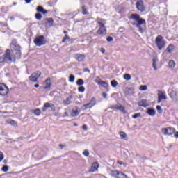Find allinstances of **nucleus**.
<instances>
[{
    "instance_id": "obj_44",
    "label": "nucleus",
    "mask_w": 178,
    "mask_h": 178,
    "mask_svg": "<svg viewBox=\"0 0 178 178\" xmlns=\"http://www.w3.org/2000/svg\"><path fill=\"white\" fill-rule=\"evenodd\" d=\"M83 155H84V156H90V152H88V150H85L83 152Z\"/></svg>"
},
{
    "instance_id": "obj_55",
    "label": "nucleus",
    "mask_w": 178,
    "mask_h": 178,
    "mask_svg": "<svg viewBox=\"0 0 178 178\" xmlns=\"http://www.w3.org/2000/svg\"><path fill=\"white\" fill-rule=\"evenodd\" d=\"M106 93H103L102 94V97H104V98H106Z\"/></svg>"
},
{
    "instance_id": "obj_17",
    "label": "nucleus",
    "mask_w": 178,
    "mask_h": 178,
    "mask_svg": "<svg viewBox=\"0 0 178 178\" xmlns=\"http://www.w3.org/2000/svg\"><path fill=\"white\" fill-rule=\"evenodd\" d=\"M98 168H99V163L95 162L92 164V166L90 169V172L94 173V172H97L98 170Z\"/></svg>"
},
{
    "instance_id": "obj_62",
    "label": "nucleus",
    "mask_w": 178,
    "mask_h": 178,
    "mask_svg": "<svg viewBox=\"0 0 178 178\" xmlns=\"http://www.w3.org/2000/svg\"><path fill=\"white\" fill-rule=\"evenodd\" d=\"M74 126H77V124H74Z\"/></svg>"
},
{
    "instance_id": "obj_19",
    "label": "nucleus",
    "mask_w": 178,
    "mask_h": 178,
    "mask_svg": "<svg viewBox=\"0 0 178 178\" xmlns=\"http://www.w3.org/2000/svg\"><path fill=\"white\" fill-rule=\"evenodd\" d=\"M75 59H76L78 62H84V60H86V56L81 54H76L75 56Z\"/></svg>"
},
{
    "instance_id": "obj_16",
    "label": "nucleus",
    "mask_w": 178,
    "mask_h": 178,
    "mask_svg": "<svg viewBox=\"0 0 178 178\" xmlns=\"http://www.w3.org/2000/svg\"><path fill=\"white\" fill-rule=\"evenodd\" d=\"M138 105L143 108H147V106H149V102L146 99H142L138 102Z\"/></svg>"
},
{
    "instance_id": "obj_57",
    "label": "nucleus",
    "mask_w": 178,
    "mask_h": 178,
    "mask_svg": "<svg viewBox=\"0 0 178 178\" xmlns=\"http://www.w3.org/2000/svg\"><path fill=\"white\" fill-rule=\"evenodd\" d=\"M34 87H35V88H38V87H40L39 84H35Z\"/></svg>"
},
{
    "instance_id": "obj_42",
    "label": "nucleus",
    "mask_w": 178,
    "mask_h": 178,
    "mask_svg": "<svg viewBox=\"0 0 178 178\" xmlns=\"http://www.w3.org/2000/svg\"><path fill=\"white\" fill-rule=\"evenodd\" d=\"M35 17H36L37 20H41V19L42 18V15L40 13H37L35 15Z\"/></svg>"
},
{
    "instance_id": "obj_37",
    "label": "nucleus",
    "mask_w": 178,
    "mask_h": 178,
    "mask_svg": "<svg viewBox=\"0 0 178 178\" xmlns=\"http://www.w3.org/2000/svg\"><path fill=\"white\" fill-rule=\"evenodd\" d=\"M74 79H75L74 75L71 74V75L70 76V77H69V81H70V83H73V82L74 81Z\"/></svg>"
},
{
    "instance_id": "obj_38",
    "label": "nucleus",
    "mask_w": 178,
    "mask_h": 178,
    "mask_svg": "<svg viewBox=\"0 0 178 178\" xmlns=\"http://www.w3.org/2000/svg\"><path fill=\"white\" fill-rule=\"evenodd\" d=\"M78 91L79 92H84L86 91V88L84 86H80Z\"/></svg>"
},
{
    "instance_id": "obj_1",
    "label": "nucleus",
    "mask_w": 178,
    "mask_h": 178,
    "mask_svg": "<svg viewBox=\"0 0 178 178\" xmlns=\"http://www.w3.org/2000/svg\"><path fill=\"white\" fill-rule=\"evenodd\" d=\"M130 19H132V20L137 22L134 23L133 26H136L140 33H144V29H143L141 26H143V24H145V19L140 18V15L138 14L131 15Z\"/></svg>"
},
{
    "instance_id": "obj_12",
    "label": "nucleus",
    "mask_w": 178,
    "mask_h": 178,
    "mask_svg": "<svg viewBox=\"0 0 178 178\" xmlns=\"http://www.w3.org/2000/svg\"><path fill=\"white\" fill-rule=\"evenodd\" d=\"M111 175L115 178H127L126 174L119 171H111Z\"/></svg>"
},
{
    "instance_id": "obj_34",
    "label": "nucleus",
    "mask_w": 178,
    "mask_h": 178,
    "mask_svg": "<svg viewBox=\"0 0 178 178\" xmlns=\"http://www.w3.org/2000/svg\"><path fill=\"white\" fill-rule=\"evenodd\" d=\"M34 115H35L36 116H40V115H41V110L37 108L33 112Z\"/></svg>"
},
{
    "instance_id": "obj_6",
    "label": "nucleus",
    "mask_w": 178,
    "mask_h": 178,
    "mask_svg": "<svg viewBox=\"0 0 178 178\" xmlns=\"http://www.w3.org/2000/svg\"><path fill=\"white\" fill-rule=\"evenodd\" d=\"M168 95L173 102H178L177 92L173 89L168 90Z\"/></svg>"
},
{
    "instance_id": "obj_24",
    "label": "nucleus",
    "mask_w": 178,
    "mask_h": 178,
    "mask_svg": "<svg viewBox=\"0 0 178 178\" xmlns=\"http://www.w3.org/2000/svg\"><path fill=\"white\" fill-rule=\"evenodd\" d=\"M79 108H74L71 113V116H72V118L79 116Z\"/></svg>"
},
{
    "instance_id": "obj_33",
    "label": "nucleus",
    "mask_w": 178,
    "mask_h": 178,
    "mask_svg": "<svg viewBox=\"0 0 178 178\" xmlns=\"http://www.w3.org/2000/svg\"><path fill=\"white\" fill-rule=\"evenodd\" d=\"M50 107H51V104L45 103L44 106V107L42 108L43 112H45V111H47V109H48V108H50Z\"/></svg>"
},
{
    "instance_id": "obj_18",
    "label": "nucleus",
    "mask_w": 178,
    "mask_h": 178,
    "mask_svg": "<svg viewBox=\"0 0 178 178\" xmlns=\"http://www.w3.org/2000/svg\"><path fill=\"white\" fill-rule=\"evenodd\" d=\"M10 48H12V49H13L14 51H17L16 54H17L18 55H21L20 53V46L19 45H15V44H12L10 45Z\"/></svg>"
},
{
    "instance_id": "obj_59",
    "label": "nucleus",
    "mask_w": 178,
    "mask_h": 178,
    "mask_svg": "<svg viewBox=\"0 0 178 178\" xmlns=\"http://www.w3.org/2000/svg\"><path fill=\"white\" fill-rule=\"evenodd\" d=\"M63 33H64V34H67V31H64Z\"/></svg>"
},
{
    "instance_id": "obj_30",
    "label": "nucleus",
    "mask_w": 178,
    "mask_h": 178,
    "mask_svg": "<svg viewBox=\"0 0 178 178\" xmlns=\"http://www.w3.org/2000/svg\"><path fill=\"white\" fill-rule=\"evenodd\" d=\"M124 80H126L127 81H130V80H131V75L129 74H125L123 76Z\"/></svg>"
},
{
    "instance_id": "obj_39",
    "label": "nucleus",
    "mask_w": 178,
    "mask_h": 178,
    "mask_svg": "<svg viewBox=\"0 0 178 178\" xmlns=\"http://www.w3.org/2000/svg\"><path fill=\"white\" fill-rule=\"evenodd\" d=\"M67 40H70L69 35H65V37L63 38L62 42L65 43Z\"/></svg>"
},
{
    "instance_id": "obj_49",
    "label": "nucleus",
    "mask_w": 178,
    "mask_h": 178,
    "mask_svg": "<svg viewBox=\"0 0 178 178\" xmlns=\"http://www.w3.org/2000/svg\"><path fill=\"white\" fill-rule=\"evenodd\" d=\"M50 108H51V111H55V105H54L53 104H51Z\"/></svg>"
},
{
    "instance_id": "obj_27",
    "label": "nucleus",
    "mask_w": 178,
    "mask_h": 178,
    "mask_svg": "<svg viewBox=\"0 0 178 178\" xmlns=\"http://www.w3.org/2000/svg\"><path fill=\"white\" fill-rule=\"evenodd\" d=\"M175 66H176V63L173 60H170L168 63V67L170 69H175Z\"/></svg>"
},
{
    "instance_id": "obj_2",
    "label": "nucleus",
    "mask_w": 178,
    "mask_h": 178,
    "mask_svg": "<svg viewBox=\"0 0 178 178\" xmlns=\"http://www.w3.org/2000/svg\"><path fill=\"white\" fill-rule=\"evenodd\" d=\"M97 23L99 24V29L97 31V34L100 35H106V28L105 27V24H106V21L104 19L97 18L96 19Z\"/></svg>"
},
{
    "instance_id": "obj_31",
    "label": "nucleus",
    "mask_w": 178,
    "mask_h": 178,
    "mask_svg": "<svg viewBox=\"0 0 178 178\" xmlns=\"http://www.w3.org/2000/svg\"><path fill=\"white\" fill-rule=\"evenodd\" d=\"M72 103V96L68 97L64 102V105H70Z\"/></svg>"
},
{
    "instance_id": "obj_20",
    "label": "nucleus",
    "mask_w": 178,
    "mask_h": 178,
    "mask_svg": "<svg viewBox=\"0 0 178 178\" xmlns=\"http://www.w3.org/2000/svg\"><path fill=\"white\" fill-rule=\"evenodd\" d=\"M125 93L127 95H134V88H125Z\"/></svg>"
},
{
    "instance_id": "obj_5",
    "label": "nucleus",
    "mask_w": 178,
    "mask_h": 178,
    "mask_svg": "<svg viewBox=\"0 0 178 178\" xmlns=\"http://www.w3.org/2000/svg\"><path fill=\"white\" fill-rule=\"evenodd\" d=\"M175 131L176 129L173 127L163 128L161 129V133L164 134V136H172V134H175Z\"/></svg>"
},
{
    "instance_id": "obj_54",
    "label": "nucleus",
    "mask_w": 178,
    "mask_h": 178,
    "mask_svg": "<svg viewBox=\"0 0 178 178\" xmlns=\"http://www.w3.org/2000/svg\"><path fill=\"white\" fill-rule=\"evenodd\" d=\"M26 3H31V0H25Z\"/></svg>"
},
{
    "instance_id": "obj_61",
    "label": "nucleus",
    "mask_w": 178,
    "mask_h": 178,
    "mask_svg": "<svg viewBox=\"0 0 178 178\" xmlns=\"http://www.w3.org/2000/svg\"><path fill=\"white\" fill-rule=\"evenodd\" d=\"M13 5L15 6V5H17V3H13Z\"/></svg>"
},
{
    "instance_id": "obj_32",
    "label": "nucleus",
    "mask_w": 178,
    "mask_h": 178,
    "mask_svg": "<svg viewBox=\"0 0 178 178\" xmlns=\"http://www.w3.org/2000/svg\"><path fill=\"white\" fill-rule=\"evenodd\" d=\"M139 90L140 91H147V90H148V86H147V85H141L139 87Z\"/></svg>"
},
{
    "instance_id": "obj_58",
    "label": "nucleus",
    "mask_w": 178,
    "mask_h": 178,
    "mask_svg": "<svg viewBox=\"0 0 178 178\" xmlns=\"http://www.w3.org/2000/svg\"><path fill=\"white\" fill-rule=\"evenodd\" d=\"M124 157L126 159H127V158H129V156L125 155V156H124Z\"/></svg>"
},
{
    "instance_id": "obj_47",
    "label": "nucleus",
    "mask_w": 178,
    "mask_h": 178,
    "mask_svg": "<svg viewBox=\"0 0 178 178\" xmlns=\"http://www.w3.org/2000/svg\"><path fill=\"white\" fill-rule=\"evenodd\" d=\"M107 41L108 42H111V41H113V38H112L111 36H108L107 38H106Z\"/></svg>"
},
{
    "instance_id": "obj_40",
    "label": "nucleus",
    "mask_w": 178,
    "mask_h": 178,
    "mask_svg": "<svg viewBox=\"0 0 178 178\" xmlns=\"http://www.w3.org/2000/svg\"><path fill=\"white\" fill-rule=\"evenodd\" d=\"M141 117V113H136L134 115H132L133 119H138V118H140Z\"/></svg>"
},
{
    "instance_id": "obj_8",
    "label": "nucleus",
    "mask_w": 178,
    "mask_h": 178,
    "mask_svg": "<svg viewBox=\"0 0 178 178\" xmlns=\"http://www.w3.org/2000/svg\"><path fill=\"white\" fill-rule=\"evenodd\" d=\"M95 105H97V99L95 97H92L90 102L83 106V109H91Z\"/></svg>"
},
{
    "instance_id": "obj_51",
    "label": "nucleus",
    "mask_w": 178,
    "mask_h": 178,
    "mask_svg": "<svg viewBox=\"0 0 178 178\" xmlns=\"http://www.w3.org/2000/svg\"><path fill=\"white\" fill-rule=\"evenodd\" d=\"M174 136L175 138H178V132H175L174 133Z\"/></svg>"
},
{
    "instance_id": "obj_23",
    "label": "nucleus",
    "mask_w": 178,
    "mask_h": 178,
    "mask_svg": "<svg viewBox=\"0 0 178 178\" xmlns=\"http://www.w3.org/2000/svg\"><path fill=\"white\" fill-rule=\"evenodd\" d=\"M173 51H175V45L173 44H170L166 48V52H168V54H172Z\"/></svg>"
},
{
    "instance_id": "obj_48",
    "label": "nucleus",
    "mask_w": 178,
    "mask_h": 178,
    "mask_svg": "<svg viewBox=\"0 0 178 178\" xmlns=\"http://www.w3.org/2000/svg\"><path fill=\"white\" fill-rule=\"evenodd\" d=\"M47 22L50 24H52L54 23V19L52 18H49V19H47Z\"/></svg>"
},
{
    "instance_id": "obj_35",
    "label": "nucleus",
    "mask_w": 178,
    "mask_h": 178,
    "mask_svg": "<svg viewBox=\"0 0 178 178\" xmlns=\"http://www.w3.org/2000/svg\"><path fill=\"white\" fill-rule=\"evenodd\" d=\"M76 84L77 86H83V84H84V81L83 79H78Z\"/></svg>"
},
{
    "instance_id": "obj_14",
    "label": "nucleus",
    "mask_w": 178,
    "mask_h": 178,
    "mask_svg": "<svg viewBox=\"0 0 178 178\" xmlns=\"http://www.w3.org/2000/svg\"><path fill=\"white\" fill-rule=\"evenodd\" d=\"M43 88L45 91H49L51 90V78H47L44 82H43Z\"/></svg>"
},
{
    "instance_id": "obj_3",
    "label": "nucleus",
    "mask_w": 178,
    "mask_h": 178,
    "mask_svg": "<svg viewBox=\"0 0 178 178\" xmlns=\"http://www.w3.org/2000/svg\"><path fill=\"white\" fill-rule=\"evenodd\" d=\"M16 58L12 55L10 50H6L4 55L0 57V63H5L6 62H15Z\"/></svg>"
},
{
    "instance_id": "obj_41",
    "label": "nucleus",
    "mask_w": 178,
    "mask_h": 178,
    "mask_svg": "<svg viewBox=\"0 0 178 178\" xmlns=\"http://www.w3.org/2000/svg\"><path fill=\"white\" fill-rule=\"evenodd\" d=\"M111 85L112 86V87H116L118 86V81L113 80L111 82Z\"/></svg>"
},
{
    "instance_id": "obj_60",
    "label": "nucleus",
    "mask_w": 178,
    "mask_h": 178,
    "mask_svg": "<svg viewBox=\"0 0 178 178\" xmlns=\"http://www.w3.org/2000/svg\"><path fill=\"white\" fill-rule=\"evenodd\" d=\"M86 72H90V70H86Z\"/></svg>"
},
{
    "instance_id": "obj_43",
    "label": "nucleus",
    "mask_w": 178,
    "mask_h": 178,
    "mask_svg": "<svg viewBox=\"0 0 178 178\" xmlns=\"http://www.w3.org/2000/svg\"><path fill=\"white\" fill-rule=\"evenodd\" d=\"M156 109H157L159 113H162V112L163 111L162 110V107L161 106H156Z\"/></svg>"
},
{
    "instance_id": "obj_29",
    "label": "nucleus",
    "mask_w": 178,
    "mask_h": 178,
    "mask_svg": "<svg viewBox=\"0 0 178 178\" xmlns=\"http://www.w3.org/2000/svg\"><path fill=\"white\" fill-rule=\"evenodd\" d=\"M6 124H10L11 126H17V123L15 122V120H8L7 121H6Z\"/></svg>"
},
{
    "instance_id": "obj_45",
    "label": "nucleus",
    "mask_w": 178,
    "mask_h": 178,
    "mask_svg": "<svg viewBox=\"0 0 178 178\" xmlns=\"http://www.w3.org/2000/svg\"><path fill=\"white\" fill-rule=\"evenodd\" d=\"M1 170H3V172H8V170H9V167H8V165H6L1 168Z\"/></svg>"
},
{
    "instance_id": "obj_56",
    "label": "nucleus",
    "mask_w": 178,
    "mask_h": 178,
    "mask_svg": "<svg viewBox=\"0 0 178 178\" xmlns=\"http://www.w3.org/2000/svg\"><path fill=\"white\" fill-rule=\"evenodd\" d=\"M118 163L119 165H124V163H122V161H118Z\"/></svg>"
},
{
    "instance_id": "obj_22",
    "label": "nucleus",
    "mask_w": 178,
    "mask_h": 178,
    "mask_svg": "<svg viewBox=\"0 0 178 178\" xmlns=\"http://www.w3.org/2000/svg\"><path fill=\"white\" fill-rule=\"evenodd\" d=\"M147 113H148L149 116H155L156 111L154 108H147Z\"/></svg>"
},
{
    "instance_id": "obj_4",
    "label": "nucleus",
    "mask_w": 178,
    "mask_h": 178,
    "mask_svg": "<svg viewBox=\"0 0 178 178\" xmlns=\"http://www.w3.org/2000/svg\"><path fill=\"white\" fill-rule=\"evenodd\" d=\"M155 44L159 51H162V49L166 47V41L162 35H158L155 38Z\"/></svg>"
},
{
    "instance_id": "obj_26",
    "label": "nucleus",
    "mask_w": 178,
    "mask_h": 178,
    "mask_svg": "<svg viewBox=\"0 0 178 178\" xmlns=\"http://www.w3.org/2000/svg\"><path fill=\"white\" fill-rule=\"evenodd\" d=\"M119 136L121 140H127V134L124 131L119 132Z\"/></svg>"
},
{
    "instance_id": "obj_13",
    "label": "nucleus",
    "mask_w": 178,
    "mask_h": 178,
    "mask_svg": "<svg viewBox=\"0 0 178 178\" xmlns=\"http://www.w3.org/2000/svg\"><path fill=\"white\" fill-rule=\"evenodd\" d=\"M111 109H116V111H120L122 113H126V108L122 104H115L111 106Z\"/></svg>"
},
{
    "instance_id": "obj_21",
    "label": "nucleus",
    "mask_w": 178,
    "mask_h": 178,
    "mask_svg": "<svg viewBox=\"0 0 178 178\" xmlns=\"http://www.w3.org/2000/svg\"><path fill=\"white\" fill-rule=\"evenodd\" d=\"M37 12L42 13L43 15H47V13H48V11H47V10H44V8H42V6H38Z\"/></svg>"
},
{
    "instance_id": "obj_36",
    "label": "nucleus",
    "mask_w": 178,
    "mask_h": 178,
    "mask_svg": "<svg viewBox=\"0 0 178 178\" xmlns=\"http://www.w3.org/2000/svg\"><path fill=\"white\" fill-rule=\"evenodd\" d=\"M82 13L83 15H88V12L87 11V8H86V6L82 7Z\"/></svg>"
},
{
    "instance_id": "obj_53",
    "label": "nucleus",
    "mask_w": 178,
    "mask_h": 178,
    "mask_svg": "<svg viewBox=\"0 0 178 178\" xmlns=\"http://www.w3.org/2000/svg\"><path fill=\"white\" fill-rule=\"evenodd\" d=\"M101 52H102V54H105V49L102 48L101 49Z\"/></svg>"
},
{
    "instance_id": "obj_28",
    "label": "nucleus",
    "mask_w": 178,
    "mask_h": 178,
    "mask_svg": "<svg viewBox=\"0 0 178 178\" xmlns=\"http://www.w3.org/2000/svg\"><path fill=\"white\" fill-rule=\"evenodd\" d=\"M156 63H158V58H154L152 66L156 72L158 70V68L156 67Z\"/></svg>"
},
{
    "instance_id": "obj_10",
    "label": "nucleus",
    "mask_w": 178,
    "mask_h": 178,
    "mask_svg": "<svg viewBox=\"0 0 178 178\" xmlns=\"http://www.w3.org/2000/svg\"><path fill=\"white\" fill-rule=\"evenodd\" d=\"M158 104H161V102H162V101H166V99H168V97H166V93H165V92L161 91V90H159L158 92Z\"/></svg>"
},
{
    "instance_id": "obj_9",
    "label": "nucleus",
    "mask_w": 178,
    "mask_h": 178,
    "mask_svg": "<svg viewBox=\"0 0 178 178\" xmlns=\"http://www.w3.org/2000/svg\"><path fill=\"white\" fill-rule=\"evenodd\" d=\"M8 92L9 88L8 86L3 83H0V95L5 97V95H8Z\"/></svg>"
},
{
    "instance_id": "obj_63",
    "label": "nucleus",
    "mask_w": 178,
    "mask_h": 178,
    "mask_svg": "<svg viewBox=\"0 0 178 178\" xmlns=\"http://www.w3.org/2000/svg\"><path fill=\"white\" fill-rule=\"evenodd\" d=\"M11 19H13V17H11Z\"/></svg>"
},
{
    "instance_id": "obj_52",
    "label": "nucleus",
    "mask_w": 178,
    "mask_h": 178,
    "mask_svg": "<svg viewBox=\"0 0 178 178\" xmlns=\"http://www.w3.org/2000/svg\"><path fill=\"white\" fill-rule=\"evenodd\" d=\"M59 147H60V149H63V148H65V145H59Z\"/></svg>"
},
{
    "instance_id": "obj_15",
    "label": "nucleus",
    "mask_w": 178,
    "mask_h": 178,
    "mask_svg": "<svg viewBox=\"0 0 178 178\" xmlns=\"http://www.w3.org/2000/svg\"><path fill=\"white\" fill-rule=\"evenodd\" d=\"M136 8L139 12H145V6H144V2L143 1H138L136 2Z\"/></svg>"
},
{
    "instance_id": "obj_7",
    "label": "nucleus",
    "mask_w": 178,
    "mask_h": 178,
    "mask_svg": "<svg viewBox=\"0 0 178 178\" xmlns=\"http://www.w3.org/2000/svg\"><path fill=\"white\" fill-rule=\"evenodd\" d=\"M45 42H47V41L45 40V37L42 35L38 36L34 40V44H35L37 47H41V45H45Z\"/></svg>"
},
{
    "instance_id": "obj_50",
    "label": "nucleus",
    "mask_w": 178,
    "mask_h": 178,
    "mask_svg": "<svg viewBox=\"0 0 178 178\" xmlns=\"http://www.w3.org/2000/svg\"><path fill=\"white\" fill-rule=\"evenodd\" d=\"M82 129H83V130H85V131L87 130V129H88L87 125H86V124L83 125Z\"/></svg>"
},
{
    "instance_id": "obj_25",
    "label": "nucleus",
    "mask_w": 178,
    "mask_h": 178,
    "mask_svg": "<svg viewBox=\"0 0 178 178\" xmlns=\"http://www.w3.org/2000/svg\"><path fill=\"white\" fill-rule=\"evenodd\" d=\"M97 84L102 86V87H104V88H108V87H109V84L104 81L97 82Z\"/></svg>"
},
{
    "instance_id": "obj_11",
    "label": "nucleus",
    "mask_w": 178,
    "mask_h": 178,
    "mask_svg": "<svg viewBox=\"0 0 178 178\" xmlns=\"http://www.w3.org/2000/svg\"><path fill=\"white\" fill-rule=\"evenodd\" d=\"M41 76V72L37 71L31 74V76L29 77V80L31 81H33V83H37L38 79Z\"/></svg>"
},
{
    "instance_id": "obj_46",
    "label": "nucleus",
    "mask_w": 178,
    "mask_h": 178,
    "mask_svg": "<svg viewBox=\"0 0 178 178\" xmlns=\"http://www.w3.org/2000/svg\"><path fill=\"white\" fill-rule=\"evenodd\" d=\"M2 161H3V153L0 152V162H2Z\"/></svg>"
}]
</instances>
